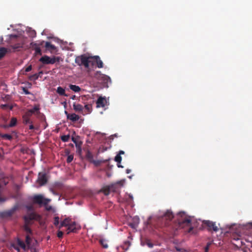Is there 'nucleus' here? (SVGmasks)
<instances>
[{"label": "nucleus", "instance_id": "36", "mask_svg": "<svg viewBox=\"0 0 252 252\" xmlns=\"http://www.w3.org/2000/svg\"><path fill=\"white\" fill-rule=\"evenodd\" d=\"M99 243L104 248L106 249L108 248V245L104 240L101 239L99 240Z\"/></svg>", "mask_w": 252, "mask_h": 252}, {"label": "nucleus", "instance_id": "63", "mask_svg": "<svg viewBox=\"0 0 252 252\" xmlns=\"http://www.w3.org/2000/svg\"><path fill=\"white\" fill-rule=\"evenodd\" d=\"M10 109L11 110V109H12V106H11V107H10Z\"/></svg>", "mask_w": 252, "mask_h": 252}, {"label": "nucleus", "instance_id": "62", "mask_svg": "<svg viewBox=\"0 0 252 252\" xmlns=\"http://www.w3.org/2000/svg\"><path fill=\"white\" fill-rule=\"evenodd\" d=\"M40 74H42V71H41V72H39V73H38V74L39 75H40Z\"/></svg>", "mask_w": 252, "mask_h": 252}, {"label": "nucleus", "instance_id": "44", "mask_svg": "<svg viewBox=\"0 0 252 252\" xmlns=\"http://www.w3.org/2000/svg\"><path fill=\"white\" fill-rule=\"evenodd\" d=\"M22 90L25 94H31V93L25 87H22Z\"/></svg>", "mask_w": 252, "mask_h": 252}, {"label": "nucleus", "instance_id": "35", "mask_svg": "<svg viewBox=\"0 0 252 252\" xmlns=\"http://www.w3.org/2000/svg\"><path fill=\"white\" fill-rule=\"evenodd\" d=\"M115 160L117 163H120L122 161V157L120 155H117L115 157Z\"/></svg>", "mask_w": 252, "mask_h": 252}, {"label": "nucleus", "instance_id": "48", "mask_svg": "<svg viewBox=\"0 0 252 252\" xmlns=\"http://www.w3.org/2000/svg\"><path fill=\"white\" fill-rule=\"evenodd\" d=\"M11 246L17 252L20 251V249L18 247L16 246L15 244H12Z\"/></svg>", "mask_w": 252, "mask_h": 252}, {"label": "nucleus", "instance_id": "19", "mask_svg": "<svg viewBox=\"0 0 252 252\" xmlns=\"http://www.w3.org/2000/svg\"><path fill=\"white\" fill-rule=\"evenodd\" d=\"M93 58L96 62L97 66L99 68H102L103 66V63L102 61L100 60L99 57L98 56H95L93 57Z\"/></svg>", "mask_w": 252, "mask_h": 252}, {"label": "nucleus", "instance_id": "45", "mask_svg": "<svg viewBox=\"0 0 252 252\" xmlns=\"http://www.w3.org/2000/svg\"><path fill=\"white\" fill-rule=\"evenodd\" d=\"M100 75L102 76V78L104 81H107L109 79H110V78L108 76L105 75L104 74H100Z\"/></svg>", "mask_w": 252, "mask_h": 252}, {"label": "nucleus", "instance_id": "12", "mask_svg": "<svg viewBox=\"0 0 252 252\" xmlns=\"http://www.w3.org/2000/svg\"><path fill=\"white\" fill-rule=\"evenodd\" d=\"M242 245L244 246V252H252V242L247 241L246 243L241 242Z\"/></svg>", "mask_w": 252, "mask_h": 252}, {"label": "nucleus", "instance_id": "59", "mask_svg": "<svg viewBox=\"0 0 252 252\" xmlns=\"http://www.w3.org/2000/svg\"><path fill=\"white\" fill-rule=\"evenodd\" d=\"M118 167H121L123 168V166L120 164V163H118L117 164Z\"/></svg>", "mask_w": 252, "mask_h": 252}, {"label": "nucleus", "instance_id": "16", "mask_svg": "<svg viewBox=\"0 0 252 252\" xmlns=\"http://www.w3.org/2000/svg\"><path fill=\"white\" fill-rule=\"evenodd\" d=\"M76 222H71L67 226V233H69L70 232H76Z\"/></svg>", "mask_w": 252, "mask_h": 252}, {"label": "nucleus", "instance_id": "39", "mask_svg": "<svg viewBox=\"0 0 252 252\" xmlns=\"http://www.w3.org/2000/svg\"><path fill=\"white\" fill-rule=\"evenodd\" d=\"M85 108L87 110L88 113H91L92 111V105L91 104H86L85 106Z\"/></svg>", "mask_w": 252, "mask_h": 252}, {"label": "nucleus", "instance_id": "29", "mask_svg": "<svg viewBox=\"0 0 252 252\" xmlns=\"http://www.w3.org/2000/svg\"><path fill=\"white\" fill-rule=\"evenodd\" d=\"M110 191H112L111 189H110V185L103 189V192L104 194L106 195H108L110 193Z\"/></svg>", "mask_w": 252, "mask_h": 252}, {"label": "nucleus", "instance_id": "7", "mask_svg": "<svg viewBox=\"0 0 252 252\" xmlns=\"http://www.w3.org/2000/svg\"><path fill=\"white\" fill-rule=\"evenodd\" d=\"M202 224L209 231H213L214 232H218L219 230L216 222L211 220H204L202 221Z\"/></svg>", "mask_w": 252, "mask_h": 252}, {"label": "nucleus", "instance_id": "55", "mask_svg": "<svg viewBox=\"0 0 252 252\" xmlns=\"http://www.w3.org/2000/svg\"><path fill=\"white\" fill-rule=\"evenodd\" d=\"M124 154H125L124 151H120L118 155H120L121 156V155H123Z\"/></svg>", "mask_w": 252, "mask_h": 252}, {"label": "nucleus", "instance_id": "30", "mask_svg": "<svg viewBox=\"0 0 252 252\" xmlns=\"http://www.w3.org/2000/svg\"><path fill=\"white\" fill-rule=\"evenodd\" d=\"M30 234H27V235L26 236V240H25V242L27 244V245L28 246V248H29V247H30V245H31V241H32V239H31V238L30 236Z\"/></svg>", "mask_w": 252, "mask_h": 252}, {"label": "nucleus", "instance_id": "25", "mask_svg": "<svg viewBox=\"0 0 252 252\" xmlns=\"http://www.w3.org/2000/svg\"><path fill=\"white\" fill-rule=\"evenodd\" d=\"M17 243L18 245L20 246L22 249H23L24 250H27L26 245L23 241L21 240L20 239L18 238L17 240Z\"/></svg>", "mask_w": 252, "mask_h": 252}, {"label": "nucleus", "instance_id": "60", "mask_svg": "<svg viewBox=\"0 0 252 252\" xmlns=\"http://www.w3.org/2000/svg\"><path fill=\"white\" fill-rule=\"evenodd\" d=\"M75 97H76L75 95H74L71 96V98L72 99H75Z\"/></svg>", "mask_w": 252, "mask_h": 252}, {"label": "nucleus", "instance_id": "13", "mask_svg": "<svg viewBox=\"0 0 252 252\" xmlns=\"http://www.w3.org/2000/svg\"><path fill=\"white\" fill-rule=\"evenodd\" d=\"M107 104V100L105 98L99 97L96 101L97 107H104Z\"/></svg>", "mask_w": 252, "mask_h": 252}, {"label": "nucleus", "instance_id": "50", "mask_svg": "<svg viewBox=\"0 0 252 252\" xmlns=\"http://www.w3.org/2000/svg\"><path fill=\"white\" fill-rule=\"evenodd\" d=\"M8 106H9L7 104H1L0 105L1 108L3 109L7 108Z\"/></svg>", "mask_w": 252, "mask_h": 252}, {"label": "nucleus", "instance_id": "15", "mask_svg": "<svg viewBox=\"0 0 252 252\" xmlns=\"http://www.w3.org/2000/svg\"><path fill=\"white\" fill-rule=\"evenodd\" d=\"M31 117L32 116L26 112L22 117L23 124L25 125L32 124V122L31 120Z\"/></svg>", "mask_w": 252, "mask_h": 252}, {"label": "nucleus", "instance_id": "28", "mask_svg": "<svg viewBox=\"0 0 252 252\" xmlns=\"http://www.w3.org/2000/svg\"><path fill=\"white\" fill-rule=\"evenodd\" d=\"M7 52V49L4 47L0 48V60L3 58Z\"/></svg>", "mask_w": 252, "mask_h": 252}, {"label": "nucleus", "instance_id": "18", "mask_svg": "<svg viewBox=\"0 0 252 252\" xmlns=\"http://www.w3.org/2000/svg\"><path fill=\"white\" fill-rule=\"evenodd\" d=\"M31 224L29 223H26V222L24 223V224L22 226L23 229L27 233V234H32V230L30 227V226Z\"/></svg>", "mask_w": 252, "mask_h": 252}, {"label": "nucleus", "instance_id": "20", "mask_svg": "<svg viewBox=\"0 0 252 252\" xmlns=\"http://www.w3.org/2000/svg\"><path fill=\"white\" fill-rule=\"evenodd\" d=\"M16 124L17 119L16 118L13 117L11 119L9 124L8 125H5L3 127L4 128L13 127L16 126Z\"/></svg>", "mask_w": 252, "mask_h": 252}, {"label": "nucleus", "instance_id": "53", "mask_svg": "<svg viewBox=\"0 0 252 252\" xmlns=\"http://www.w3.org/2000/svg\"><path fill=\"white\" fill-rule=\"evenodd\" d=\"M147 246L149 247V248H152L153 247V245L150 243V242H148L147 244Z\"/></svg>", "mask_w": 252, "mask_h": 252}, {"label": "nucleus", "instance_id": "2", "mask_svg": "<svg viewBox=\"0 0 252 252\" xmlns=\"http://www.w3.org/2000/svg\"><path fill=\"white\" fill-rule=\"evenodd\" d=\"M174 217L172 211L167 210L165 212H159L156 217L158 222L161 223V226H163L169 225Z\"/></svg>", "mask_w": 252, "mask_h": 252}, {"label": "nucleus", "instance_id": "42", "mask_svg": "<svg viewBox=\"0 0 252 252\" xmlns=\"http://www.w3.org/2000/svg\"><path fill=\"white\" fill-rule=\"evenodd\" d=\"M243 229H252V222L249 223L246 226H244Z\"/></svg>", "mask_w": 252, "mask_h": 252}, {"label": "nucleus", "instance_id": "58", "mask_svg": "<svg viewBox=\"0 0 252 252\" xmlns=\"http://www.w3.org/2000/svg\"><path fill=\"white\" fill-rule=\"evenodd\" d=\"M129 226L132 228H134V224L133 223H130Z\"/></svg>", "mask_w": 252, "mask_h": 252}, {"label": "nucleus", "instance_id": "3", "mask_svg": "<svg viewBox=\"0 0 252 252\" xmlns=\"http://www.w3.org/2000/svg\"><path fill=\"white\" fill-rule=\"evenodd\" d=\"M32 201L34 204H38L40 206H41L47 205L51 200L50 199L44 198L41 194H37L33 196Z\"/></svg>", "mask_w": 252, "mask_h": 252}, {"label": "nucleus", "instance_id": "49", "mask_svg": "<svg viewBox=\"0 0 252 252\" xmlns=\"http://www.w3.org/2000/svg\"><path fill=\"white\" fill-rule=\"evenodd\" d=\"M32 69V66L31 65H29V66H28L26 69H25V71L26 72H29Z\"/></svg>", "mask_w": 252, "mask_h": 252}, {"label": "nucleus", "instance_id": "22", "mask_svg": "<svg viewBox=\"0 0 252 252\" xmlns=\"http://www.w3.org/2000/svg\"><path fill=\"white\" fill-rule=\"evenodd\" d=\"M69 87L70 89L75 93L79 92L81 90V88L78 86L75 85L70 84Z\"/></svg>", "mask_w": 252, "mask_h": 252}, {"label": "nucleus", "instance_id": "4", "mask_svg": "<svg viewBox=\"0 0 252 252\" xmlns=\"http://www.w3.org/2000/svg\"><path fill=\"white\" fill-rule=\"evenodd\" d=\"M75 62L78 65H84L86 68L89 67L90 63L89 58L85 55L77 56L75 58Z\"/></svg>", "mask_w": 252, "mask_h": 252}, {"label": "nucleus", "instance_id": "5", "mask_svg": "<svg viewBox=\"0 0 252 252\" xmlns=\"http://www.w3.org/2000/svg\"><path fill=\"white\" fill-rule=\"evenodd\" d=\"M40 216L34 212L28 213L24 216L23 219L26 223L32 224V220H39L40 219Z\"/></svg>", "mask_w": 252, "mask_h": 252}, {"label": "nucleus", "instance_id": "56", "mask_svg": "<svg viewBox=\"0 0 252 252\" xmlns=\"http://www.w3.org/2000/svg\"><path fill=\"white\" fill-rule=\"evenodd\" d=\"M27 209L28 210H32V206H28Z\"/></svg>", "mask_w": 252, "mask_h": 252}, {"label": "nucleus", "instance_id": "37", "mask_svg": "<svg viewBox=\"0 0 252 252\" xmlns=\"http://www.w3.org/2000/svg\"><path fill=\"white\" fill-rule=\"evenodd\" d=\"M33 50H34L36 55H42L41 50L40 47H36Z\"/></svg>", "mask_w": 252, "mask_h": 252}, {"label": "nucleus", "instance_id": "27", "mask_svg": "<svg viewBox=\"0 0 252 252\" xmlns=\"http://www.w3.org/2000/svg\"><path fill=\"white\" fill-rule=\"evenodd\" d=\"M11 47L14 50H18L19 49L23 47V45L20 43H17L15 44L11 45Z\"/></svg>", "mask_w": 252, "mask_h": 252}, {"label": "nucleus", "instance_id": "43", "mask_svg": "<svg viewBox=\"0 0 252 252\" xmlns=\"http://www.w3.org/2000/svg\"><path fill=\"white\" fill-rule=\"evenodd\" d=\"M81 146H77L76 147V152H77V153H78L79 154H81V152H82Z\"/></svg>", "mask_w": 252, "mask_h": 252}, {"label": "nucleus", "instance_id": "6", "mask_svg": "<svg viewBox=\"0 0 252 252\" xmlns=\"http://www.w3.org/2000/svg\"><path fill=\"white\" fill-rule=\"evenodd\" d=\"M60 58L59 57H53L50 58L47 55H44L39 59V62L44 64H54L56 62H60Z\"/></svg>", "mask_w": 252, "mask_h": 252}, {"label": "nucleus", "instance_id": "17", "mask_svg": "<svg viewBox=\"0 0 252 252\" xmlns=\"http://www.w3.org/2000/svg\"><path fill=\"white\" fill-rule=\"evenodd\" d=\"M86 158L90 162H93L96 165L97 164V162L93 159L94 156L90 151H87L86 154Z\"/></svg>", "mask_w": 252, "mask_h": 252}, {"label": "nucleus", "instance_id": "14", "mask_svg": "<svg viewBox=\"0 0 252 252\" xmlns=\"http://www.w3.org/2000/svg\"><path fill=\"white\" fill-rule=\"evenodd\" d=\"M67 118L73 122H76L79 119V116L75 113L69 114L67 111H65Z\"/></svg>", "mask_w": 252, "mask_h": 252}, {"label": "nucleus", "instance_id": "26", "mask_svg": "<svg viewBox=\"0 0 252 252\" xmlns=\"http://www.w3.org/2000/svg\"><path fill=\"white\" fill-rule=\"evenodd\" d=\"M70 220L68 219H65L61 223L60 227L67 226L70 223Z\"/></svg>", "mask_w": 252, "mask_h": 252}, {"label": "nucleus", "instance_id": "40", "mask_svg": "<svg viewBox=\"0 0 252 252\" xmlns=\"http://www.w3.org/2000/svg\"><path fill=\"white\" fill-rule=\"evenodd\" d=\"M73 159V156L72 155H70L68 156L66 159V162L67 163H70Z\"/></svg>", "mask_w": 252, "mask_h": 252}, {"label": "nucleus", "instance_id": "34", "mask_svg": "<svg viewBox=\"0 0 252 252\" xmlns=\"http://www.w3.org/2000/svg\"><path fill=\"white\" fill-rule=\"evenodd\" d=\"M38 77H39V75L37 73H35L34 74L31 75L29 77V79L30 80H35L38 79Z\"/></svg>", "mask_w": 252, "mask_h": 252}, {"label": "nucleus", "instance_id": "61", "mask_svg": "<svg viewBox=\"0 0 252 252\" xmlns=\"http://www.w3.org/2000/svg\"><path fill=\"white\" fill-rule=\"evenodd\" d=\"M129 198H130L131 200H132V199H133V197H132V196L131 195H129Z\"/></svg>", "mask_w": 252, "mask_h": 252}, {"label": "nucleus", "instance_id": "10", "mask_svg": "<svg viewBox=\"0 0 252 252\" xmlns=\"http://www.w3.org/2000/svg\"><path fill=\"white\" fill-rule=\"evenodd\" d=\"M123 181H119L114 184H112L110 185V189L113 192H116L120 188L122 187L124 185Z\"/></svg>", "mask_w": 252, "mask_h": 252}, {"label": "nucleus", "instance_id": "41", "mask_svg": "<svg viewBox=\"0 0 252 252\" xmlns=\"http://www.w3.org/2000/svg\"><path fill=\"white\" fill-rule=\"evenodd\" d=\"M59 218L58 217H55L54 218V224L55 226H57L59 224Z\"/></svg>", "mask_w": 252, "mask_h": 252}, {"label": "nucleus", "instance_id": "23", "mask_svg": "<svg viewBox=\"0 0 252 252\" xmlns=\"http://www.w3.org/2000/svg\"><path fill=\"white\" fill-rule=\"evenodd\" d=\"M45 47L46 49L51 50H55L56 49V47L55 45L52 44L50 42H46Z\"/></svg>", "mask_w": 252, "mask_h": 252}, {"label": "nucleus", "instance_id": "33", "mask_svg": "<svg viewBox=\"0 0 252 252\" xmlns=\"http://www.w3.org/2000/svg\"><path fill=\"white\" fill-rule=\"evenodd\" d=\"M70 138V136L69 135H64L61 136V140L63 142H67Z\"/></svg>", "mask_w": 252, "mask_h": 252}, {"label": "nucleus", "instance_id": "1", "mask_svg": "<svg viewBox=\"0 0 252 252\" xmlns=\"http://www.w3.org/2000/svg\"><path fill=\"white\" fill-rule=\"evenodd\" d=\"M178 223L179 227L184 228L189 227L188 232L191 233L194 227H196V222L190 217L186 215L184 212H179L177 214Z\"/></svg>", "mask_w": 252, "mask_h": 252}, {"label": "nucleus", "instance_id": "32", "mask_svg": "<svg viewBox=\"0 0 252 252\" xmlns=\"http://www.w3.org/2000/svg\"><path fill=\"white\" fill-rule=\"evenodd\" d=\"M1 137L4 139L10 140L12 139V136L10 134H4L1 135Z\"/></svg>", "mask_w": 252, "mask_h": 252}, {"label": "nucleus", "instance_id": "9", "mask_svg": "<svg viewBox=\"0 0 252 252\" xmlns=\"http://www.w3.org/2000/svg\"><path fill=\"white\" fill-rule=\"evenodd\" d=\"M17 205H15L10 209L3 211L0 213V217L1 218H7L11 217L18 209Z\"/></svg>", "mask_w": 252, "mask_h": 252}, {"label": "nucleus", "instance_id": "11", "mask_svg": "<svg viewBox=\"0 0 252 252\" xmlns=\"http://www.w3.org/2000/svg\"><path fill=\"white\" fill-rule=\"evenodd\" d=\"M28 114L32 116L33 114L38 116L40 114L39 111V107L38 105H35L32 109H29L26 112Z\"/></svg>", "mask_w": 252, "mask_h": 252}, {"label": "nucleus", "instance_id": "54", "mask_svg": "<svg viewBox=\"0 0 252 252\" xmlns=\"http://www.w3.org/2000/svg\"><path fill=\"white\" fill-rule=\"evenodd\" d=\"M31 125L29 126V129H33L34 128V126H33L32 124H30Z\"/></svg>", "mask_w": 252, "mask_h": 252}, {"label": "nucleus", "instance_id": "38", "mask_svg": "<svg viewBox=\"0 0 252 252\" xmlns=\"http://www.w3.org/2000/svg\"><path fill=\"white\" fill-rule=\"evenodd\" d=\"M31 45L33 49H35L36 47H39V44L37 42H32L31 43Z\"/></svg>", "mask_w": 252, "mask_h": 252}, {"label": "nucleus", "instance_id": "24", "mask_svg": "<svg viewBox=\"0 0 252 252\" xmlns=\"http://www.w3.org/2000/svg\"><path fill=\"white\" fill-rule=\"evenodd\" d=\"M57 93L62 96H67L65 90L61 87H58L57 89Z\"/></svg>", "mask_w": 252, "mask_h": 252}, {"label": "nucleus", "instance_id": "8", "mask_svg": "<svg viewBox=\"0 0 252 252\" xmlns=\"http://www.w3.org/2000/svg\"><path fill=\"white\" fill-rule=\"evenodd\" d=\"M48 182V177L45 172H39L38 174V178L36 183L40 186H42L46 185Z\"/></svg>", "mask_w": 252, "mask_h": 252}, {"label": "nucleus", "instance_id": "21", "mask_svg": "<svg viewBox=\"0 0 252 252\" xmlns=\"http://www.w3.org/2000/svg\"><path fill=\"white\" fill-rule=\"evenodd\" d=\"M74 110L77 112H81L83 111V107L80 104L73 103V105Z\"/></svg>", "mask_w": 252, "mask_h": 252}, {"label": "nucleus", "instance_id": "47", "mask_svg": "<svg viewBox=\"0 0 252 252\" xmlns=\"http://www.w3.org/2000/svg\"><path fill=\"white\" fill-rule=\"evenodd\" d=\"M63 232L62 231H58V233H57V236L60 238H62L63 236Z\"/></svg>", "mask_w": 252, "mask_h": 252}, {"label": "nucleus", "instance_id": "31", "mask_svg": "<svg viewBox=\"0 0 252 252\" xmlns=\"http://www.w3.org/2000/svg\"><path fill=\"white\" fill-rule=\"evenodd\" d=\"M72 141L75 143L76 147L77 146H82V142L80 141L77 140L76 138L72 137Z\"/></svg>", "mask_w": 252, "mask_h": 252}, {"label": "nucleus", "instance_id": "52", "mask_svg": "<svg viewBox=\"0 0 252 252\" xmlns=\"http://www.w3.org/2000/svg\"><path fill=\"white\" fill-rule=\"evenodd\" d=\"M37 42L39 44V47L40 46H42L43 45V44L44 43V41H37Z\"/></svg>", "mask_w": 252, "mask_h": 252}, {"label": "nucleus", "instance_id": "46", "mask_svg": "<svg viewBox=\"0 0 252 252\" xmlns=\"http://www.w3.org/2000/svg\"><path fill=\"white\" fill-rule=\"evenodd\" d=\"M211 243H208L206 246L205 248V252H208L210 248V246L211 245Z\"/></svg>", "mask_w": 252, "mask_h": 252}, {"label": "nucleus", "instance_id": "51", "mask_svg": "<svg viewBox=\"0 0 252 252\" xmlns=\"http://www.w3.org/2000/svg\"><path fill=\"white\" fill-rule=\"evenodd\" d=\"M5 198L1 197L0 195V203H1V202H3L5 201Z\"/></svg>", "mask_w": 252, "mask_h": 252}, {"label": "nucleus", "instance_id": "57", "mask_svg": "<svg viewBox=\"0 0 252 252\" xmlns=\"http://www.w3.org/2000/svg\"><path fill=\"white\" fill-rule=\"evenodd\" d=\"M130 171H131V170H130V169H126V173L127 174H128V173H129L130 172Z\"/></svg>", "mask_w": 252, "mask_h": 252}]
</instances>
